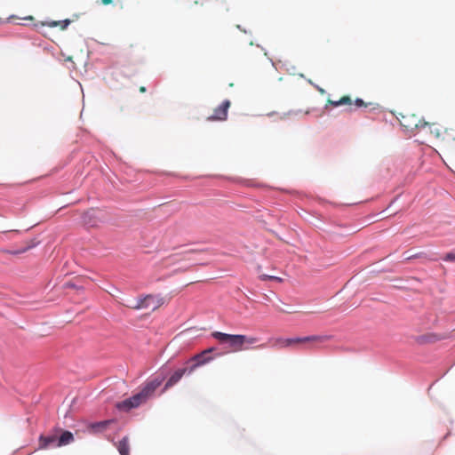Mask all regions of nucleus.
Returning <instances> with one entry per match:
<instances>
[{
  "instance_id": "16",
  "label": "nucleus",
  "mask_w": 455,
  "mask_h": 455,
  "mask_svg": "<svg viewBox=\"0 0 455 455\" xmlns=\"http://www.w3.org/2000/svg\"><path fill=\"white\" fill-rule=\"evenodd\" d=\"M260 278L262 280H275V281H278V282H281L282 279L277 277V276H273V275H260Z\"/></svg>"
},
{
  "instance_id": "6",
  "label": "nucleus",
  "mask_w": 455,
  "mask_h": 455,
  "mask_svg": "<svg viewBox=\"0 0 455 455\" xmlns=\"http://www.w3.org/2000/svg\"><path fill=\"white\" fill-rule=\"evenodd\" d=\"M195 4H208L217 12H228L230 9L228 0H188Z\"/></svg>"
},
{
  "instance_id": "11",
  "label": "nucleus",
  "mask_w": 455,
  "mask_h": 455,
  "mask_svg": "<svg viewBox=\"0 0 455 455\" xmlns=\"http://www.w3.org/2000/svg\"><path fill=\"white\" fill-rule=\"evenodd\" d=\"M116 448H117L120 455H129L130 443H129L128 436H124L122 440H120L116 443Z\"/></svg>"
},
{
  "instance_id": "20",
  "label": "nucleus",
  "mask_w": 455,
  "mask_h": 455,
  "mask_svg": "<svg viewBox=\"0 0 455 455\" xmlns=\"http://www.w3.org/2000/svg\"><path fill=\"white\" fill-rule=\"evenodd\" d=\"M146 91H147V89H146V87H145V86H140V92H142V93H143V92H146Z\"/></svg>"
},
{
  "instance_id": "18",
  "label": "nucleus",
  "mask_w": 455,
  "mask_h": 455,
  "mask_svg": "<svg viewBox=\"0 0 455 455\" xmlns=\"http://www.w3.org/2000/svg\"><path fill=\"white\" fill-rule=\"evenodd\" d=\"M355 105L357 108L367 107V104L363 100H361V99H356L355 100Z\"/></svg>"
},
{
  "instance_id": "17",
  "label": "nucleus",
  "mask_w": 455,
  "mask_h": 455,
  "mask_svg": "<svg viewBox=\"0 0 455 455\" xmlns=\"http://www.w3.org/2000/svg\"><path fill=\"white\" fill-rule=\"evenodd\" d=\"M443 259L446 261H455V253H453V252L447 253L444 256Z\"/></svg>"
},
{
  "instance_id": "1",
  "label": "nucleus",
  "mask_w": 455,
  "mask_h": 455,
  "mask_svg": "<svg viewBox=\"0 0 455 455\" xmlns=\"http://www.w3.org/2000/svg\"><path fill=\"white\" fill-rule=\"evenodd\" d=\"M212 336L220 344H228L233 352H240L248 349H263L266 344L255 345L259 338L243 334H228L221 331H214Z\"/></svg>"
},
{
  "instance_id": "8",
  "label": "nucleus",
  "mask_w": 455,
  "mask_h": 455,
  "mask_svg": "<svg viewBox=\"0 0 455 455\" xmlns=\"http://www.w3.org/2000/svg\"><path fill=\"white\" fill-rule=\"evenodd\" d=\"M231 103L228 100H224L214 109L213 115L207 117L208 121H225L228 117V110Z\"/></svg>"
},
{
  "instance_id": "4",
  "label": "nucleus",
  "mask_w": 455,
  "mask_h": 455,
  "mask_svg": "<svg viewBox=\"0 0 455 455\" xmlns=\"http://www.w3.org/2000/svg\"><path fill=\"white\" fill-rule=\"evenodd\" d=\"M164 380V377L160 376L148 379L145 382L140 393L148 401L154 395L155 391L161 386Z\"/></svg>"
},
{
  "instance_id": "9",
  "label": "nucleus",
  "mask_w": 455,
  "mask_h": 455,
  "mask_svg": "<svg viewBox=\"0 0 455 455\" xmlns=\"http://www.w3.org/2000/svg\"><path fill=\"white\" fill-rule=\"evenodd\" d=\"M332 338L331 335H311L301 338H291L287 339L291 341V346L296 344L308 343V342H323L330 340Z\"/></svg>"
},
{
  "instance_id": "7",
  "label": "nucleus",
  "mask_w": 455,
  "mask_h": 455,
  "mask_svg": "<svg viewBox=\"0 0 455 455\" xmlns=\"http://www.w3.org/2000/svg\"><path fill=\"white\" fill-rule=\"evenodd\" d=\"M213 350L214 348L211 347L192 357L191 362H194V363L189 367L188 373H192L198 366L204 365L210 362L212 358L208 355Z\"/></svg>"
},
{
  "instance_id": "5",
  "label": "nucleus",
  "mask_w": 455,
  "mask_h": 455,
  "mask_svg": "<svg viewBox=\"0 0 455 455\" xmlns=\"http://www.w3.org/2000/svg\"><path fill=\"white\" fill-rule=\"evenodd\" d=\"M147 400L143 397V395L139 392L132 397L125 399L117 403V408L121 411H128L131 409L137 408L140 405L145 403Z\"/></svg>"
},
{
  "instance_id": "3",
  "label": "nucleus",
  "mask_w": 455,
  "mask_h": 455,
  "mask_svg": "<svg viewBox=\"0 0 455 455\" xmlns=\"http://www.w3.org/2000/svg\"><path fill=\"white\" fill-rule=\"evenodd\" d=\"M163 298L148 294L143 298H139L137 300L129 304L128 307L135 310L150 309L154 311L163 305Z\"/></svg>"
},
{
  "instance_id": "12",
  "label": "nucleus",
  "mask_w": 455,
  "mask_h": 455,
  "mask_svg": "<svg viewBox=\"0 0 455 455\" xmlns=\"http://www.w3.org/2000/svg\"><path fill=\"white\" fill-rule=\"evenodd\" d=\"M328 104L331 105L332 107H339L341 105H352V100L349 96H343L339 100H328Z\"/></svg>"
},
{
  "instance_id": "2",
  "label": "nucleus",
  "mask_w": 455,
  "mask_h": 455,
  "mask_svg": "<svg viewBox=\"0 0 455 455\" xmlns=\"http://www.w3.org/2000/svg\"><path fill=\"white\" fill-rule=\"evenodd\" d=\"M74 442V435L68 430L55 427L47 435H41L38 439V449L46 450L50 447H61Z\"/></svg>"
},
{
  "instance_id": "14",
  "label": "nucleus",
  "mask_w": 455,
  "mask_h": 455,
  "mask_svg": "<svg viewBox=\"0 0 455 455\" xmlns=\"http://www.w3.org/2000/svg\"><path fill=\"white\" fill-rule=\"evenodd\" d=\"M110 423L109 420H104V421H100V422H97V423H94L91 426V427L94 430V431H100L104 428L107 427V426Z\"/></svg>"
},
{
  "instance_id": "19",
  "label": "nucleus",
  "mask_w": 455,
  "mask_h": 455,
  "mask_svg": "<svg viewBox=\"0 0 455 455\" xmlns=\"http://www.w3.org/2000/svg\"><path fill=\"white\" fill-rule=\"evenodd\" d=\"M114 0H101L102 4L108 5L113 3Z\"/></svg>"
},
{
  "instance_id": "13",
  "label": "nucleus",
  "mask_w": 455,
  "mask_h": 455,
  "mask_svg": "<svg viewBox=\"0 0 455 455\" xmlns=\"http://www.w3.org/2000/svg\"><path fill=\"white\" fill-rule=\"evenodd\" d=\"M291 346V341L287 339L277 338L272 340V347L285 348Z\"/></svg>"
},
{
  "instance_id": "21",
  "label": "nucleus",
  "mask_w": 455,
  "mask_h": 455,
  "mask_svg": "<svg viewBox=\"0 0 455 455\" xmlns=\"http://www.w3.org/2000/svg\"><path fill=\"white\" fill-rule=\"evenodd\" d=\"M27 251V248L22 249V250H20V251H15V252H13V253H14V254L21 253V252H24V251Z\"/></svg>"
},
{
  "instance_id": "22",
  "label": "nucleus",
  "mask_w": 455,
  "mask_h": 455,
  "mask_svg": "<svg viewBox=\"0 0 455 455\" xmlns=\"http://www.w3.org/2000/svg\"><path fill=\"white\" fill-rule=\"evenodd\" d=\"M297 311H295V310H287V311H285V313H288V314H294Z\"/></svg>"
},
{
  "instance_id": "15",
  "label": "nucleus",
  "mask_w": 455,
  "mask_h": 455,
  "mask_svg": "<svg viewBox=\"0 0 455 455\" xmlns=\"http://www.w3.org/2000/svg\"><path fill=\"white\" fill-rule=\"evenodd\" d=\"M69 20H63V21H52L51 23H49V27H57V26H60V28L61 29H65L68 25L69 24Z\"/></svg>"
},
{
  "instance_id": "10",
  "label": "nucleus",
  "mask_w": 455,
  "mask_h": 455,
  "mask_svg": "<svg viewBox=\"0 0 455 455\" xmlns=\"http://www.w3.org/2000/svg\"><path fill=\"white\" fill-rule=\"evenodd\" d=\"M188 370H189V368L186 367V368H182V369H179V370L175 371L173 372V374L169 378L167 382L165 383L163 392H165L167 389H169L170 387L176 385L181 379V378L184 376V374L186 372H188Z\"/></svg>"
}]
</instances>
